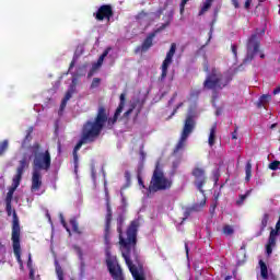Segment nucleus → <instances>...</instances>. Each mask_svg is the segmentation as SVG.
Returning <instances> with one entry per match:
<instances>
[{
    "label": "nucleus",
    "instance_id": "1",
    "mask_svg": "<svg viewBox=\"0 0 280 280\" xmlns=\"http://www.w3.org/2000/svg\"><path fill=\"white\" fill-rule=\"evenodd\" d=\"M119 115H121V112H119V109H116L113 118L108 119L106 107L100 106L94 120H88L86 122H84L81 130V139L75 144L72 152L75 170H78V163L80 161V158L78 156V151L80 150V148H82V145H84L85 143H95V141H97V139L102 135V130H104L106 121H108V124H112V126H115V124H117V120L119 119Z\"/></svg>",
    "mask_w": 280,
    "mask_h": 280
},
{
    "label": "nucleus",
    "instance_id": "2",
    "mask_svg": "<svg viewBox=\"0 0 280 280\" xmlns=\"http://www.w3.org/2000/svg\"><path fill=\"white\" fill-rule=\"evenodd\" d=\"M126 219L124 215H118L117 218V233L119 236V246L121 248V255L127 264L129 270H136L137 266L132 264L133 261H139V254L137 253V233L139 232V220H133L127 228L124 234V222Z\"/></svg>",
    "mask_w": 280,
    "mask_h": 280
},
{
    "label": "nucleus",
    "instance_id": "3",
    "mask_svg": "<svg viewBox=\"0 0 280 280\" xmlns=\"http://www.w3.org/2000/svg\"><path fill=\"white\" fill-rule=\"evenodd\" d=\"M233 75H235V73L231 71L222 73L217 68H212L211 72L203 81V89L206 91H222V89H226V86L231 84L233 81Z\"/></svg>",
    "mask_w": 280,
    "mask_h": 280
},
{
    "label": "nucleus",
    "instance_id": "4",
    "mask_svg": "<svg viewBox=\"0 0 280 280\" xmlns=\"http://www.w3.org/2000/svg\"><path fill=\"white\" fill-rule=\"evenodd\" d=\"M30 150L33 154V171L49 172V170H51V153L49 150L42 152L40 143L38 142H35L32 147H30Z\"/></svg>",
    "mask_w": 280,
    "mask_h": 280
},
{
    "label": "nucleus",
    "instance_id": "5",
    "mask_svg": "<svg viewBox=\"0 0 280 280\" xmlns=\"http://www.w3.org/2000/svg\"><path fill=\"white\" fill-rule=\"evenodd\" d=\"M166 189H172V180L165 177V174L161 170V164L156 162L151 182L149 185L150 194L156 191H166Z\"/></svg>",
    "mask_w": 280,
    "mask_h": 280
},
{
    "label": "nucleus",
    "instance_id": "6",
    "mask_svg": "<svg viewBox=\"0 0 280 280\" xmlns=\"http://www.w3.org/2000/svg\"><path fill=\"white\" fill-rule=\"evenodd\" d=\"M11 241L15 259L20 266H23V259H21V224L19 223L16 210H13Z\"/></svg>",
    "mask_w": 280,
    "mask_h": 280
},
{
    "label": "nucleus",
    "instance_id": "7",
    "mask_svg": "<svg viewBox=\"0 0 280 280\" xmlns=\"http://www.w3.org/2000/svg\"><path fill=\"white\" fill-rule=\"evenodd\" d=\"M174 19V15L172 13H168L166 16V23H163L161 26L155 28L153 32L149 33L144 40L142 42L141 46H138L136 49V54L141 51L142 54H145V51H149L152 45H154L153 40L156 38V34H161L163 30H166L170 27V23H172Z\"/></svg>",
    "mask_w": 280,
    "mask_h": 280
},
{
    "label": "nucleus",
    "instance_id": "8",
    "mask_svg": "<svg viewBox=\"0 0 280 280\" xmlns=\"http://www.w3.org/2000/svg\"><path fill=\"white\" fill-rule=\"evenodd\" d=\"M27 167H30V162H27V158H23L16 168V174L13 177L12 186L7 194L5 202H12L14 191H16V188L19 187V185H21V180H23V174L25 173V170H27Z\"/></svg>",
    "mask_w": 280,
    "mask_h": 280
},
{
    "label": "nucleus",
    "instance_id": "9",
    "mask_svg": "<svg viewBox=\"0 0 280 280\" xmlns=\"http://www.w3.org/2000/svg\"><path fill=\"white\" fill-rule=\"evenodd\" d=\"M259 47H260V43L257 37V34L250 35V37L247 40V45H246L247 52L243 60V62L245 65L248 62H253V60H255V56H257V54L259 51Z\"/></svg>",
    "mask_w": 280,
    "mask_h": 280
},
{
    "label": "nucleus",
    "instance_id": "10",
    "mask_svg": "<svg viewBox=\"0 0 280 280\" xmlns=\"http://www.w3.org/2000/svg\"><path fill=\"white\" fill-rule=\"evenodd\" d=\"M191 175L195 178L194 185L197 187L198 191L205 194V189H202V187L207 185V172L205 168L196 166L192 168Z\"/></svg>",
    "mask_w": 280,
    "mask_h": 280
},
{
    "label": "nucleus",
    "instance_id": "11",
    "mask_svg": "<svg viewBox=\"0 0 280 280\" xmlns=\"http://www.w3.org/2000/svg\"><path fill=\"white\" fill-rule=\"evenodd\" d=\"M176 54V43L171 44L170 50L166 52V57L162 62V73L160 77L161 82L167 78V69H170V65L174 62V55Z\"/></svg>",
    "mask_w": 280,
    "mask_h": 280
},
{
    "label": "nucleus",
    "instance_id": "12",
    "mask_svg": "<svg viewBox=\"0 0 280 280\" xmlns=\"http://www.w3.org/2000/svg\"><path fill=\"white\" fill-rule=\"evenodd\" d=\"M106 266L109 270V275L114 280H124V275L121 273V267H119V265L115 267V260H113L110 256H108L106 259Z\"/></svg>",
    "mask_w": 280,
    "mask_h": 280
},
{
    "label": "nucleus",
    "instance_id": "13",
    "mask_svg": "<svg viewBox=\"0 0 280 280\" xmlns=\"http://www.w3.org/2000/svg\"><path fill=\"white\" fill-rule=\"evenodd\" d=\"M195 128H196V119H194L192 115H188L184 121V127L180 136L186 137V139H189V135L194 132Z\"/></svg>",
    "mask_w": 280,
    "mask_h": 280
},
{
    "label": "nucleus",
    "instance_id": "14",
    "mask_svg": "<svg viewBox=\"0 0 280 280\" xmlns=\"http://www.w3.org/2000/svg\"><path fill=\"white\" fill-rule=\"evenodd\" d=\"M113 16V7L109 4H103L98 8L95 19L96 21H104L106 19L107 21H110V18Z\"/></svg>",
    "mask_w": 280,
    "mask_h": 280
},
{
    "label": "nucleus",
    "instance_id": "15",
    "mask_svg": "<svg viewBox=\"0 0 280 280\" xmlns=\"http://www.w3.org/2000/svg\"><path fill=\"white\" fill-rule=\"evenodd\" d=\"M43 187V174L40 171H33L32 173V185H31V191H39Z\"/></svg>",
    "mask_w": 280,
    "mask_h": 280
},
{
    "label": "nucleus",
    "instance_id": "16",
    "mask_svg": "<svg viewBox=\"0 0 280 280\" xmlns=\"http://www.w3.org/2000/svg\"><path fill=\"white\" fill-rule=\"evenodd\" d=\"M185 143H187V138L185 136H180L176 147L173 150V156H176L180 152V150H184Z\"/></svg>",
    "mask_w": 280,
    "mask_h": 280
},
{
    "label": "nucleus",
    "instance_id": "17",
    "mask_svg": "<svg viewBox=\"0 0 280 280\" xmlns=\"http://www.w3.org/2000/svg\"><path fill=\"white\" fill-rule=\"evenodd\" d=\"M218 130V124H213L210 128V135H209V139H208V143L210 145V148H213V145H215V132Z\"/></svg>",
    "mask_w": 280,
    "mask_h": 280
},
{
    "label": "nucleus",
    "instance_id": "18",
    "mask_svg": "<svg viewBox=\"0 0 280 280\" xmlns=\"http://www.w3.org/2000/svg\"><path fill=\"white\" fill-rule=\"evenodd\" d=\"M272 100V95L270 94H264L259 97L257 106L258 108L266 107V104H270V101Z\"/></svg>",
    "mask_w": 280,
    "mask_h": 280
},
{
    "label": "nucleus",
    "instance_id": "19",
    "mask_svg": "<svg viewBox=\"0 0 280 280\" xmlns=\"http://www.w3.org/2000/svg\"><path fill=\"white\" fill-rule=\"evenodd\" d=\"M110 47H107L103 54L100 56L98 60L96 63H94L93 69H97V67H102V65L104 63V58H106V56H108V54H110Z\"/></svg>",
    "mask_w": 280,
    "mask_h": 280
},
{
    "label": "nucleus",
    "instance_id": "20",
    "mask_svg": "<svg viewBox=\"0 0 280 280\" xmlns=\"http://www.w3.org/2000/svg\"><path fill=\"white\" fill-rule=\"evenodd\" d=\"M245 180L246 183H249L250 182V178L253 176V163L252 161H247L246 165H245Z\"/></svg>",
    "mask_w": 280,
    "mask_h": 280
},
{
    "label": "nucleus",
    "instance_id": "21",
    "mask_svg": "<svg viewBox=\"0 0 280 280\" xmlns=\"http://www.w3.org/2000/svg\"><path fill=\"white\" fill-rule=\"evenodd\" d=\"M55 270L58 280H65V271L62 270V266H60L58 259H55Z\"/></svg>",
    "mask_w": 280,
    "mask_h": 280
},
{
    "label": "nucleus",
    "instance_id": "22",
    "mask_svg": "<svg viewBox=\"0 0 280 280\" xmlns=\"http://www.w3.org/2000/svg\"><path fill=\"white\" fill-rule=\"evenodd\" d=\"M272 246H277V237L269 236L266 245L267 255H272Z\"/></svg>",
    "mask_w": 280,
    "mask_h": 280
},
{
    "label": "nucleus",
    "instance_id": "23",
    "mask_svg": "<svg viewBox=\"0 0 280 280\" xmlns=\"http://www.w3.org/2000/svg\"><path fill=\"white\" fill-rule=\"evenodd\" d=\"M268 220H270V214L265 213L261 218L260 231L257 234V237H259V235H261V233H264V231H266V226H268Z\"/></svg>",
    "mask_w": 280,
    "mask_h": 280
},
{
    "label": "nucleus",
    "instance_id": "24",
    "mask_svg": "<svg viewBox=\"0 0 280 280\" xmlns=\"http://www.w3.org/2000/svg\"><path fill=\"white\" fill-rule=\"evenodd\" d=\"M207 205V197L203 196V199L199 202V203H194L190 209L194 212H198L201 211L202 209H205V206Z\"/></svg>",
    "mask_w": 280,
    "mask_h": 280
},
{
    "label": "nucleus",
    "instance_id": "25",
    "mask_svg": "<svg viewBox=\"0 0 280 280\" xmlns=\"http://www.w3.org/2000/svg\"><path fill=\"white\" fill-rule=\"evenodd\" d=\"M259 266H260V277L262 279H268V266L264 260H259Z\"/></svg>",
    "mask_w": 280,
    "mask_h": 280
},
{
    "label": "nucleus",
    "instance_id": "26",
    "mask_svg": "<svg viewBox=\"0 0 280 280\" xmlns=\"http://www.w3.org/2000/svg\"><path fill=\"white\" fill-rule=\"evenodd\" d=\"M10 148V142L8 140L0 141V156H3L8 149Z\"/></svg>",
    "mask_w": 280,
    "mask_h": 280
},
{
    "label": "nucleus",
    "instance_id": "27",
    "mask_svg": "<svg viewBox=\"0 0 280 280\" xmlns=\"http://www.w3.org/2000/svg\"><path fill=\"white\" fill-rule=\"evenodd\" d=\"M70 225L72 226L73 233H77L78 235H82V231H80L78 220L75 219L70 220Z\"/></svg>",
    "mask_w": 280,
    "mask_h": 280
},
{
    "label": "nucleus",
    "instance_id": "28",
    "mask_svg": "<svg viewBox=\"0 0 280 280\" xmlns=\"http://www.w3.org/2000/svg\"><path fill=\"white\" fill-rule=\"evenodd\" d=\"M212 3H213V0H206L201 10L199 11V16H202V14H205V12H208L209 8H211Z\"/></svg>",
    "mask_w": 280,
    "mask_h": 280
},
{
    "label": "nucleus",
    "instance_id": "29",
    "mask_svg": "<svg viewBox=\"0 0 280 280\" xmlns=\"http://www.w3.org/2000/svg\"><path fill=\"white\" fill-rule=\"evenodd\" d=\"M124 106H126V94L122 93L120 94V102L116 110H118V113H124Z\"/></svg>",
    "mask_w": 280,
    "mask_h": 280
},
{
    "label": "nucleus",
    "instance_id": "30",
    "mask_svg": "<svg viewBox=\"0 0 280 280\" xmlns=\"http://www.w3.org/2000/svg\"><path fill=\"white\" fill-rule=\"evenodd\" d=\"M104 240H105V244H109L110 243V225H105V229H104Z\"/></svg>",
    "mask_w": 280,
    "mask_h": 280
},
{
    "label": "nucleus",
    "instance_id": "31",
    "mask_svg": "<svg viewBox=\"0 0 280 280\" xmlns=\"http://www.w3.org/2000/svg\"><path fill=\"white\" fill-rule=\"evenodd\" d=\"M130 272L135 280H145V277L139 272V269H130Z\"/></svg>",
    "mask_w": 280,
    "mask_h": 280
},
{
    "label": "nucleus",
    "instance_id": "32",
    "mask_svg": "<svg viewBox=\"0 0 280 280\" xmlns=\"http://www.w3.org/2000/svg\"><path fill=\"white\" fill-rule=\"evenodd\" d=\"M252 190H247L245 195H240V199L236 201V205L241 207V205H244V200L250 196Z\"/></svg>",
    "mask_w": 280,
    "mask_h": 280
},
{
    "label": "nucleus",
    "instance_id": "33",
    "mask_svg": "<svg viewBox=\"0 0 280 280\" xmlns=\"http://www.w3.org/2000/svg\"><path fill=\"white\" fill-rule=\"evenodd\" d=\"M105 197H106L107 213H113V210L110 209V196L108 195V188H105Z\"/></svg>",
    "mask_w": 280,
    "mask_h": 280
},
{
    "label": "nucleus",
    "instance_id": "34",
    "mask_svg": "<svg viewBox=\"0 0 280 280\" xmlns=\"http://www.w3.org/2000/svg\"><path fill=\"white\" fill-rule=\"evenodd\" d=\"M27 267L30 268V279L36 280L34 277V268H32V255H28Z\"/></svg>",
    "mask_w": 280,
    "mask_h": 280
},
{
    "label": "nucleus",
    "instance_id": "35",
    "mask_svg": "<svg viewBox=\"0 0 280 280\" xmlns=\"http://www.w3.org/2000/svg\"><path fill=\"white\" fill-rule=\"evenodd\" d=\"M135 108H137V104H131V107L124 113V117L125 119H128V117H130V115H132V110H135Z\"/></svg>",
    "mask_w": 280,
    "mask_h": 280
},
{
    "label": "nucleus",
    "instance_id": "36",
    "mask_svg": "<svg viewBox=\"0 0 280 280\" xmlns=\"http://www.w3.org/2000/svg\"><path fill=\"white\" fill-rule=\"evenodd\" d=\"M280 162L275 160L269 164V170H272V172H277L279 170Z\"/></svg>",
    "mask_w": 280,
    "mask_h": 280
},
{
    "label": "nucleus",
    "instance_id": "37",
    "mask_svg": "<svg viewBox=\"0 0 280 280\" xmlns=\"http://www.w3.org/2000/svg\"><path fill=\"white\" fill-rule=\"evenodd\" d=\"M223 233L224 235H233L234 230L231 225H225L223 226Z\"/></svg>",
    "mask_w": 280,
    "mask_h": 280
},
{
    "label": "nucleus",
    "instance_id": "38",
    "mask_svg": "<svg viewBox=\"0 0 280 280\" xmlns=\"http://www.w3.org/2000/svg\"><path fill=\"white\" fill-rule=\"evenodd\" d=\"M73 93H75V90H71V89L68 90L67 93H66V95H65V97H63V101H65V102L70 101L71 97H72V95H73Z\"/></svg>",
    "mask_w": 280,
    "mask_h": 280
},
{
    "label": "nucleus",
    "instance_id": "39",
    "mask_svg": "<svg viewBox=\"0 0 280 280\" xmlns=\"http://www.w3.org/2000/svg\"><path fill=\"white\" fill-rule=\"evenodd\" d=\"M138 185H140V187H142V189H145V185L143 184V178H141V170H138Z\"/></svg>",
    "mask_w": 280,
    "mask_h": 280
},
{
    "label": "nucleus",
    "instance_id": "40",
    "mask_svg": "<svg viewBox=\"0 0 280 280\" xmlns=\"http://www.w3.org/2000/svg\"><path fill=\"white\" fill-rule=\"evenodd\" d=\"M100 82H102V79L94 78L92 83H91V89H97V86H100Z\"/></svg>",
    "mask_w": 280,
    "mask_h": 280
},
{
    "label": "nucleus",
    "instance_id": "41",
    "mask_svg": "<svg viewBox=\"0 0 280 280\" xmlns=\"http://www.w3.org/2000/svg\"><path fill=\"white\" fill-rule=\"evenodd\" d=\"M113 222V213H107L105 217V225L110 226Z\"/></svg>",
    "mask_w": 280,
    "mask_h": 280
},
{
    "label": "nucleus",
    "instance_id": "42",
    "mask_svg": "<svg viewBox=\"0 0 280 280\" xmlns=\"http://www.w3.org/2000/svg\"><path fill=\"white\" fill-rule=\"evenodd\" d=\"M7 205V214L10 217L12 215V201H5Z\"/></svg>",
    "mask_w": 280,
    "mask_h": 280
},
{
    "label": "nucleus",
    "instance_id": "43",
    "mask_svg": "<svg viewBox=\"0 0 280 280\" xmlns=\"http://www.w3.org/2000/svg\"><path fill=\"white\" fill-rule=\"evenodd\" d=\"M215 209H218V197H215V202L210 206L211 215H213V213H215Z\"/></svg>",
    "mask_w": 280,
    "mask_h": 280
},
{
    "label": "nucleus",
    "instance_id": "44",
    "mask_svg": "<svg viewBox=\"0 0 280 280\" xmlns=\"http://www.w3.org/2000/svg\"><path fill=\"white\" fill-rule=\"evenodd\" d=\"M191 213H194V210H191V208H186L185 212H184V220H187V218H189V215H191Z\"/></svg>",
    "mask_w": 280,
    "mask_h": 280
},
{
    "label": "nucleus",
    "instance_id": "45",
    "mask_svg": "<svg viewBox=\"0 0 280 280\" xmlns=\"http://www.w3.org/2000/svg\"><path fill=\"white\" fill-rule=\"evenodd\" d=\"M189 0H182L180 4H179V12L180 14H183V12H185V5H187V2Z\"/></svg>",
    "mask_w": 280,
    "mask_h": 280
},
{
    "label": "nucleus",
    "instance_id": "46",
    "mask_svg": "<svg viewBox=\"0 0 280 280\" xmlns=\"http://www.w3.org/2000/svg\"><path fill=\"white\" fill-rule=\"evenodd\" d=\"M231 49H232V54H233L234 58H237V45H232Z\"/></svg>",
    "mask_w": 280,
    "mask_h": 280
},
{
    "label": "nucleus",
    "instance_id": "47",
    "mask_svg": "<svg viewBox=\"0 0 280 280\" xmlns=\"http://www.w3.org/2000/svg\"><path fill=\"white\" fill-rule=\"evenodd\" d=\"M279 235V230H271L270 231V234H269V237H277Z\"/></svg>",
    "mask_w": 280,
    "mask_h": 280
},
{
    "label": "nucleus",
    "instance_id": "48",
    "mask_svg": "<svg viewBox=\"0 0 280 280\" xmlns=\"http://www.w3.org/2000/svg\"><path fill=\"white\" fill-rule=\"evenodd\" d=\"M125 178H126L127 183H130L131 175H130L129 171L125 172Z\"/></svg>",
    "mask_w": 280,
    "mask_h": 280
},
{
    "label": "nucleus",
    "instance_id": "49",
    "mask_svg": "<svg viewBox=\"0 0 280 280\" xmlns=\"http://www.w3.org/2000/svg\"><path fill=\"white\" fill-rule=\"evenodd\" d=\"M65 108H67V102H65V100H62L61 104H60V110H65Z\"/></svg>",
    "mask_w": 280,
    "mask_h": 280
},
{
    "label": "nucleus",
    "instance_id": "50",
    "mask_svg": "<svg viewBox=\"0 0 280 280\" xmlns=\"http://www.w3.org/2000/svg\"><path fill=\"white\" fill-rule=\"evenodd\" d=\"M232 5H234V8H240V0H232Z\"/></svg>",
    "mask_w": 280,
    "mask_h": 280
},
{
    "label": "nucleus",
    "instance_id": "51",
    "mask_svg": "<svg viewBox=\"0 0 280 280\" xmlns=\"http://www.w3.org/2000/svg\"><path fill=\"white\" fill-rule=\"evenodd\" d=\"M75 84H77V80L73 79V80H72V84L70 85V89H71L72 91H75Z\"/></svg>",
    "mask_w": 280,
    "mask_h": 280
},
{
    "label": "nucleus",
    "instance_id": "52",
    "mask_svg": "<svg viewBox=\"0 0 280 280\" xmlns=\"http://www.w3.org/2000/svg\"><path fill=\"white\" fill-rule=\"evenodd\" d=\"M253 0H246L245 1V9L248 10V8H250V3Z\"/></svg>",
    "mask_w": 280,
    "mask_h": 280
},
{
    "label": "nucleus",
    "instance_id": "53",
    "mask_svg": "<svg viewBox=\"0 0 280 280\" xmlns=\"http://www.w3.org/2000/svg\"><path fill=\"white\" fill-rule=\"evenodd\" d=\"M280 93V85H278L275 90H273V95H279Z\"/></svg>",
    "mask_w": 280,
    "mask_h": 280
},
{
    "label": "nucleus",
    "instance_id": "54",
    "mask_svg": "<svg viewBox=\"0 0 280 280\" xmlns=\"http://www.w3.org/2000/svg\"><path fill=\"white\" fill-rule=\"evenodd\" d=\"M74 67H75V60H72V61L70 62L69 69L71 70V69H73Z\"/></svg>",
    "mask_w": 280,
    "mask_h": 280
},
{
    "label": "nucleus",
    "instance_id": "55",
    "mask_svg": "<svg viewBox=\"0 0 280 280\" xmlns=\"http://www.w3.org/2000/svg\"><path fill=\"white\" fill-rule=\"evenodd\" d=\"M232 139H237V129H235L234 132L232 133Z\"/></svg>",
    "mask_w": 280,
    "mask_h": 280
},
{
    "label": "nucleus",
    "instance_id": "56",
    "mask_svg": "<svg viewBox=\"0 0 280 280\" xmlns=\"http://www.w3.org/2000/svg\"><path fill=\"white\" fill-rule=\"evenodd\" d=\"M140 156H141L142 161H144L145 160V152L140 151Z\"/></svg>",
    "mask_w": 280,
    "mask_h": 280
},
{
    "label": "nucleus",
    "instance_id": "57",
    "mask_svg": "<svg viewBox=\"0 0 280 280\" xmlns=\"http://www.w3.org/2000/svg\"><path fill=\"white\" fill-rule=\"evenodd\" d=\"M185 250H186V255H189V245H187V243H185Z\"/></svg>",
    "mask_w": 280,
    "mask_h": 280
},
{
    "label": "nucleus",
    "instance_id": "58",
    "mask_svg": "<svg viewBox=\"0 0 280 280\" xmlns=\"http://www.w3.org/2000/svg\"><path fill=\"white\" fill-rule=\"evenodd\" d=\"M276 229H277V231L280 230V221H278V222L276 223Z\"/></svg>",
    "mask_w": 280,
    "mask_h": 280
},
{
    "label": "nucleus",
    "instance_id": "59",
    "mask_svg": "<svg viewBox=\"0 0 280 280\" xmlns=\"http://www.w3.org/2000/svg\"><path fill=\"white\" fill-rule=\"evenodd\" d=\"M25 139H26V140H27V139H32V136H31L30 132L26 135Z\"/></svg>",
    "mask_w": 280,
    "mask_h": 280
},
{
    "label": "nucleus",
    "instance_id": "60",
    "mask_svg": "<svg viewBox=\"0 0 280 280\" xmlns=\"http://www.w3.org/2000/svg\"><path fill=\"white\" fill-rule=\"evenodd\" d=\"M273 128H277V124H272V125L270 126V129H271V130H273Z\"/></svg>",
    "mask_w": 280,
    "mask_h": 280
},
{
    "label": "nucleus",
    "instance_id": "61",
    "mask_svg": "<svg viewBox=\"0 0 280 280\" xmlns=\"http://www.w3.org/2000/svg\"><path fill=\"white\" fill-rule=\"evenodd\" d=\"M231 279H232V277H231V276H228V277H225L224 280H231Z\"/></svg>",
    "mask_w": 280,
    "mask_h": 280
},
{
    "label": "nucleus",
    "instance_id": "62",
    "mask_svg": "<svg viewBox=\"0 0 280 280\" xmlns=\"http://www.w3.org/2000/svg\"><path fill=\"white\" fill-rule=\"evenodd\" d=\"M260 58H266V55L265 54H260Z\"/></svg>",
    "mask_w": 280,
    "mask_h": 280
},
{
    "label": "nucleus",
    "instance_id": "63",
    "mask_svg": "<svg viewBox=\"0 0 280 280\" xmlns=\"http://www.w3.org/2000/svg\"><path fill=\"white\" fill-rule=\"evenodd\" d=\"M205 71L208 73V72H209V67H206V68H205Z\"/></svg>",
    "mask_w": 280,
    "mask_h": 280
},
{
    "label": "nucleus",
    "instance_id": "64",
    "mask_svg": "<svg viewBox=\"0 0 280 280\" xmlns=\"http://www.w3.org/2000/svg\"><path fill=\"white\" fill-rule=\"evenodd\" d=\"M172 115H176V109L173 110V114Z\"/></svg>",
    "mask_w": 280,
    "mask_h": 280
}]
</instances>
